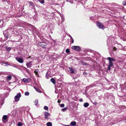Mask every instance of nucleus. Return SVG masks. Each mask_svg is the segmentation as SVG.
<instances>
[{
    "label": "nucleus",
    "instance_id": "1",
    "mask_svg": "<svg viewBox=\"0 0 126 126\" xmlns=\"http://www.w3.org/2000/svg\"><path fill=\"white\" fill-rule=\"evenodd\" d=\"M21 96V93H18L14 97L15 101L16 102H17L20 99V98Z\"/></svg>",
    "mask_w": 126,
    "mask_h": 126
},
{
    "label": "nucleus",
    "instance_id": "2",
    "mask_svg": "<svg viewBox=\"0 0 126 126\" xmlns=\"http://www.w3.org/2000/svg\"><path fill=\"white\" fill-rule=\"evenodd\" d=\"M38 45L41 46L43 48H45L47 44L44 42H40L38 43Z\"/></svg>",
    "mask_w": 126,
    "mask_h": 126
},
{
    "label": "nucleus",
    "instance_id": "3",
    "mask_svg": "<svg viewBox=\"0 0 126 126\" xmlns=\"http://www.w3.org/2000/svg\"><path fill=\"white\" fill-rule=\"evenodd\" d=\"M96 25L98 27H99V28L103 30L105 28V27L103 25L101 22H98L96 23Z\"/></svg>",
    "mask_w": 126,
    "mask_h": 126
},
{
    "label": "nucleus",
    "instance_id": "4",
    "mask_svg": "<svg viewBox=\"0 0 126 126\" xmlns=\"http://www.w3.org/2000/svg\"><path fill=\"white\" fill-rule=\"evenodd\" d=\"M16 61L19 63H22L23 62V60L22 58L17 57H16Z\"/></svg>",
    "mask_w": 126,
    "mask_h": 126
},
{
    "label": "nucleus",
    "instance_id": "5",
    "mask_svg": "<svg viewBox=\"0 0 126 126\" xmlns=\"http://www.w3.org/2000/svg\"><path fill=\"white\" fill-rule=\"evenodd\" d=\"M72 48L73 49L77 51H79L81 50V49L80 47L78 46H73L72 47Z\"/></svg>",
    "mask_w": 126,
    "mask_h": 126
},
{
    "label": "nucleus",
    "instance_id": "6",
    "mask_svg": "<svg viewBox=\"0 0 126 126\" xmlns=\"http://www.w3.org/2000/svg\"><path fill=\"white\" fill-rule=\"evenodd\" d=\"M50 114L48 112L46 111L45 113V119H48L49 118Z\"/></svg>",
    "mask_w": 126,
    "mask_h": 126
},
{
    "label": "nucleus",
    "instance_id": "7",
    "mask_svg": "<svg viewBox=\"0 0 126 126\" xmlns=\"http://www.w3.org/2000/svg\"><path fill=\"white\" fill-rule=\"evenodd\" d=\"M7 118V116L6 115H4L3 116L2 118V120L3 122L5 123L6 122V120Z\"/></svg>",
    "mask_w": 126,
    "mask_h": 126
},
{
    "label": "nucleus",
    "instance_id": "8",
    "mask_svg": "<svg viewBox=\"0 0 126 126\" xmlns=\"http://www.w3.org/2000/svg\"><path fill=\"white\" fill-rule=\"evenodd\" d=\"M32 62H30L29 63H27L26 65L28 68H30L32 66Z\"/></svg>",
    "mask_w": 126,
    "mask_h": 126
},
{
    "label": "nucleus",
    "instance_id": "9",
    "mask_svg": "<svg viewBox=\"0 0 126 126\" xmlns=\"http://www.w3.org/2000/svg\"><path fill=\"white\" fill-rule=\"evenodd\" d=\"M107 59L109 60V62H112L115 61V59L110 57H108L107 58Z\"/></svg>",
    "mask_w": 126,
    "mask_h": 126
},
{
    "label": "nucleus",
    "instance_id": "10",
    "mask_svg": "<svg viewBox=\"0 0 126 126\" xmlns=\"http://www.w3.org/2000/svg\"><path fill=\"white\" fill-rule=\"evenodd\" d=\"M30 80V79H27L25 78H24L23 79V81L24 82L26 83H28L29 82Z\"/></svg>",
    "mask_w": 126,
    "mask_h": 126
},
{
    "label": "nucleus",
    "instance_id": "11",
    "mask_svg": "<svg viewBox=\"0 0 126 126\" xmlns=\"http://www.w3.org/2000/svg\"><path fill=\"white\" fill-rule=\"evenodd\" d=\"M69 69L70 71V73H74V71L75 70V69H74L72 67H70Z\"/></svg>",
    "mask_w": 126,
    "mask_h": 126
},
{
    "label": "nucleus",
    "instance_id": "12",
    "mask_svg": "<svg viewBox=\"0 0 126 126\" xmlns=\"http://www.w3.org/2000/svg\"><path fill=\"white\" fill-rule=\"evenodd\" d=\"M6 80L7 81H9L12 79V76H8L6 78Z\"/></svg>",
    "mask_w": 126,
    "mask_h": 126
},
{
    "label": "nucleus",
    "instance_id": "13",
    "mask_svg": "<svg viewBox=\"0 0 126 126\" xmlns=\"http://www.w3.org/2000/svg\"><path fill=\"white\" fill-rule=\"evenodd\" d=\"M76 122L75 121H73L70 123V125L73 126H75L76 125Z\"/></svg>",
    "mask_w": 126,
    "mask_h": 126
},
{
    "label": "nucleus",
    "instance_id": "14",
    "mask_svg": "<svg viewBox=\"0 0 126 126\" xmlns=\"http://www.w3.org/2000/svg\"><path fill=\"white\" fill-rule=\"evenodd\" d=\"M5 48L7 51H9L11 49V47H6Z\"/></svg>",
    "mask_w": 126,
    "mask_h": 126
},
{
    "label": "nucleus",
    "instance_id": "15",
    "mask_svg": "<svg viewBox=\"0 0 126 126\" xmlns=\"http://www.w3.org/2000/svg\"><path fill=\"white\" fill-rule=\"evenodd\" d=\"M50 81L53 84H55V80L53 78H52L50 79Z\"/></svg>",
    "mask_w": 126,
    "mask_h": 126
},
{
    "label": "nucleus",
    "instance_id": "16",
    "mask_svg": "<svg viewBox=\"0 0 126 126\" xmlns=\"http://www.w3.org/2000/svg\"><path fill=\"white\" fill-rule=\"evenodd\" d=\"M89 105V104L88 103H85L84 104L83 106L85 107L86 108Z\"/></svg>",
    "mask_w": 126,
    "mask_h": 126
},
{
    "label": "nucleus",
    "instance_id": "17",
    "mask_svg": "<svg viewBox=\"0 0 126 126\" xmlns=\"http://www.w3.org/2000/svg\"><path fill=\"white\" fill-rule=\"evenodd\" d=\"M47 126H52V123L51 122H48L47 124Z\"/></svg>",
    "mask_w": 126,
    "mask_h": 126
},
{
    "label": "nucleus",
    "instance_id": "18",
    "mask_svg": "<svg viewBox=\"0 0 126 126\" xmlns=\"http://www.w3.org/2000/svg\"><path fill=\"white\" fill-rule=\"evenodd\" d=\"M38 100L37 99H36L35 100L34 103L37 106V104L38 103Z\"/></svg>",
    "mask_w": 126,
    "mask_h": 126
},
{
    "label": "nucleus",
    "instance_id": "19",
    "mask_svg": "<svg viewBox=\"0 0 126 126\" xmlns=\"http://www.w3.org/2000/svg\"><path fill=\"white\" fill-rule=\"evenodd\" d=\"M113 63L112 62H109V66H113Z\"/></svg>",
    "mask_w": 126,
    "mask_h": 126
},
{
    "label": "nucleus",
    "instance_id": "20",
    "mask_svg": "<svg viewBox=\"0 0 126 126\" xmlns=\"http://www.w3.org/2000/svg\"><path fill=\"white\" fill-rule=\"evenodd\" d=\"M29 94V93L28 92H26L25 93V95L28 96Z\"/></svg>",
    "mask_w": 126,
    "mask_h": 126
},
{
    "label": "nucleus",
    "instance_id": "21",
    "mask_svg": "<svg viewBox=\"0 0 126 126\" xmlns=\"http://www.w3.org/2000/svg\"><path fill=\"white\" fill-rule=\"evenodd\" d=\"M67 108H63L62 109V111H64L66 110Z\"/></svg>",
    "mask_w": 126,
    "mask_h": 126
},
{
    "label": "nucleus",
    "instance_id": "22",
    "mask_svg": "<svg viewBox=\"0 0 126 126\" xmlns=\"http://www.w3.org/2000/svg\"><path fill=\"white\" fill-rule=\"evenodd\" d=\"M39 1L41 3L43 4L44 3V0H39Z\"/></svg>",
    "mask_w": 126,
    "mask_h": 126
},
{
    "label": "nucleus",
    "instance_id": "23",
    "mask_svg": "<svg viewBox=\"0 0 126 126\" xmlns=\"http://www.w3.org/2000/svg\"><path fill=\"white\" fill-rule=\"evenodd\" d=\"M44 109L46 110H47L48 109V108L47 106H45L44 107Z\"/></svg>",
    "mask_w": 126,
    "mask_h": 126
},
{
    "label": "nucleus",
    "instance_id": "24",
    "mask_svg": "<svg viewBox=\"0 0 126 126\" xmlns=\"http://www.w3.org/2000/svg\"><path fill=\"white\" fill-rule=\"evenodd\" d=\"M39 93H41V91L38 88H36L35 89Z\"/></svg>",
    "mask_w": 126,
    "mask_h": 126
},
{
    "label": "nucleus",
    "instance_id": "25",
    "mask_svg": "<svg viewBox=\"0 0 126 126\" xmlns=\"http://www.w3.org/2000/svg\"><path fill=\"white\" fill-rule=\"evenodd\" d=\"M69 50L68 49H67L66 50V52L67 53H68L69 52Z\"/></svg>",
    "mask_w": 126,
    "mask_h": 126
},
{
    "label": "nucleus",
    "instance_id": "26",
    "mask_svg": "<svg viewBox=\"0 0 126 126\" xmlns=\"http://www.w3.org/2000/svg\"><path fill=\"white\" fill-rule=\"evenodd\" d=\"M18 126H22V124L20 122H19L18 124Z\"/></svg>",
    "mask_w": 126,
    "mask_h": 126
},
{
    "label": "nucleus",
    "instance_id": "27",
    "mask_svg": "<svg viewBox=\"0 0 126 126\" xmlns=\"http://www.w3.org/2000/svg\"><path fill=\"white\" fill-rule=\"evenodd\" d=\"M64 106V105L63 104H62L60 105V106L61 107H63Z\"/></svg>",
    "mask_w": 126,
    "mask_h": 126
},
{
    "label": "nucleus",
    "instance_id": "28",
    "mask_svg": "<svg viewBox=\"0 0 126 126\" xmlns=\"http://www.w3.org/2000/svg\"><path fill=\"white\" fill-rule=\"evenodd\" d=\"M123 3L124 5H125L126 4V1H124L123 2Z\"/></svg>",
    "mask_w": 126,
    "mask_h": 126
},
{
    "label": "nucleus",
    "instance_id": "29",
    "mask_svg": "<svg viewBox=\"0 0 126 126\" xmlns=\"http://www.w3.org/2000/svg\"><path fill=\"white\" fill-rule=\"evenodd\" d=\"M82 63L84 65H86L87 64V63H84V62H82Z\"/></svg>",
    "mask_w": 126,
    "mask_h": 126
},
{
    "label": "nucleus",
    "instance_id": "30",
    "mask_svg": "<svg viewBox=\"0 0 126 126\" xmlns=\"http://www.w3.org/2000/svg\"><path fill=\"white\" fill-rule=\"evenodd\" d=\"M4 35L6 38H7L8 37V35L7 34H4Z\"/></svg>",
    "mask_w": 126,
    "mask_h": 126
},
{
    "label": "nucleus",
    "instance_id": "31",
    "mask_svg": "<svg viewBox=\"0 0 126 126\" xmlns=\"http://www.w3.org/2000/svg\"><path fill=\"white\" fill-rule=\"evenodd\" d=\"M34 73L37 75L38 74V71H36V70L34 71Z\"/></svg>",
    "mask_w": 126,
    "mask_h": 126
},
{
    "label": "nucleus",
    "instance_id": "32",
    "mask_svg": "<svg viewBox=\"0 0 126 126\" xmlns=\"http://www.w3.org/2000/svg\"><path fill=\"white\" fill-rule=\"evenodd\" d=\"M111 66H108V70H110V67Z\"/></svg>",
    "mask_w": 126,
    "mask_h": 126
},
{
    "label": "nucleus",
    "instance_id": "33",
    "mask_svg": "<svg viewBox=\"0 0 126 126\" xmlns=\"http://www.w3.org/2000/svg\"><path fill=\"white\" fill-rule=\"evenodd\" d=\"M70 37L72 39V43H73L74 41L73 39V38H72V37L71 36H70Z\"/></svg>",
    "mask_w": 126,
    "mask_h": 126
},
{
    "label": "nucleus",
    "instance_id": "34",
    "mask_svg": "<svg viewBox=\"0 0 126 126\" xmlns=\"http://www.w3.org/2000/svg\"><path fill=\"white\" fill-rule=\"evenodd\" d=\"M83 74L84 75H87V73L86 72H83Z\"/></svg>",
    "mask_w": 126,
    "mask_h": 126
},
{
    "label": "nucleus",
    "instance_id": "35",
    "mask_svg": "<svg viewBox=\"0 0 126 126\" xmlns=\"http://www.w3.org/2000/svg\"><path fill=\"white\" fill-rule=\"evenodd\" d=\"M29 3H30V5H32V4L33 3L32 2H29Z\"/></svg>",
    "mask_w": 126,
    "mask_h": 126
},
{
    "label": "nucleus",
    "instance_id": "36",
    "mask_svg": "<svg viewBox=\"0 0 126 126\" xmlns=\"http://www.w3.org/2000/svg\"><path fill=\"white\" fill-rule=\"evenodd\" d=\"M79 101L80 102H82V99H80Z\"/></svg>",
    "mask_w": 126,
    "mask_h": 126
},
{
    "label": "nucleus",
    "instance_id": "37",
    "mask_svg": "<svg viewBox=\"0 0 126 126\" xmlns=\"http://www.w3.org/2000/svg\"><path fill=\"white\" fill-rule=\"evenodd\" d=\"M115 47H113V49H115V50L116 49H115Z\"/></svg>",
    "mask_w": 126,
    "mask_h": 126
},
{
    "label": "nucleus",
    "instance_id": "38",
    "mask_svg": "<svg viewBox=\"0 0 126 126\" xmlns=\"http://www.w3.org/2000/svg\"><path fill=\"white\" fill-rule=\"evenodd\" d=\"M60 102V101H58V103H59Z\"/></svg>",
    "mask_w": 126,
    "mask_h": 126
},
{
    "label": "nucleus",
    "instance_id": "39",
    "mask_svg": "<svg viewBox=\"0 0 126 126\" xmlns=\"http://www.w3.org/2000/svg\"><path fill=\"white\" fill-rule=\"evenodd\" d=\"M18 69H19L20 70H21V69H20V68H18Z\"/></svg>",
    "mask_w": 126,
    "mask_h": 126
},
{
    "label": "nucleus",
    "instance_id": "40",
    "mask_svg": "<svg viewBox=\"0 0 126 126\" xmlns=\"http://www.w3.org/2000/svg\"><path fill=\"white\" fill-rule=\"evenodd\" d=\"M47 79H48V78H47Z\"/></svg>",
    "mask_w": 126,
    "mask_h": 126
},
{
    "label": "nucleus",
    "instance_id": "41",
    "mask_svg": "<svg viewBox=\"0 0 126 126\" xmlns=\"http://www.w3.org/2000/svg\"><path fill=\"white\" fill-rule=\"evenodd\" d=\"M30 57H29V58H30Z\"/></svg>",
    "mask_w": 126,
    "mask_h": 126
}]
</instances>
